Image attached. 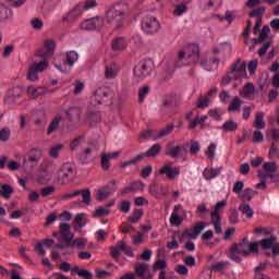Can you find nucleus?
I'll use <instances>...</instances> for the list:
<instances>
[{"label": "nucleus", "mask_w": 279, "mask_h": 279, "mask_svg": "<svg viewBox=\"0 0 279 279\" xmlns=\"http://www.w3.org/2000/svg\"><path fill=\"white\" fill-rule=\"evenodd\" d=\"M229 252L231 260L241 263L242 259L236 254H241L244 257L250 256V254H258V242H250L247 238H243L239 243H233Z\"/></svg>", "instance_id": "1"}, {"label": "nucleus", "mask_w": 279, "mask_h": 279, "mask_svg": "<svg viewBox=\"0 0 279 279\" xmlns=\"http://www.w3.org/2000/svg\"><path fill=\"white\" fill-rule=\"evenodd\" d=\"M125 19V10L121 4H116L111 7L106 13V22L111 27L116 29H121L123 27V21Z\"/></svg>", "instance_id": "2"}, {"label": "nucleus", "mask_w": 279, "mask_h": 279, "mask_svg": "<svg viewBox=\"0 0 279 279\" xmlns=\"http://www.w3.org/2000/svg\"><path fill=\"white\" fill-rule=\"evenodd\" d=\"M112 99H114V93L107 87H99L92 96L90 106H101V104H109L112 106Z\"/></svg>", "instance_id": "3"}, {"label": "nucleus", "mask_w": 279, "mask_h": 279, "mask_svg": "<svg viewBox=\"0 0 279 279\" xmlns=\"http://www.w3.org/2000/svg\"><path fill=\"white\" fill-rule=\"evenodd\" d=\"M75 178V168L70 162L63 163L58 171L57 180L59 184H68Z\"/></svg>", "instance_id": "4"}, {"label": "nucleus", "mask_w": 279, "mask_h": 279, "mask_svg": "<svg viewBox=\"0 0 279 279\" xmlns=\"http://www.w3.org/2000/svg\"><path fill=\"white\" fill-rule=\"evenodd\" d=\"M49 66V61L41 60L40 62H34L31 64L26 80L29 82H38V73H43Z\"/></svg>", "instance_id": "5"}, {"label": "nucleus", "mask_w": 279, "mask_h": 279, "mask_svg": "<svg viewBox=\"0 0 279 279\" xmlns=\"http://www.w3.org/2000/svg\"><path fill=\"white\" fill-rule=\"evenodd\" d=\"M151 71H154V62L151 59H144L134 68V75L143 78L151 75Z\"/></svg>", "instance_id": "6"}, {"label": "nucleus", "mask_w": 279, "mask_h": 279, "mask_svg": "<svg viewBox=\"0 0 279 279\" xmlns=\"http://www.w3.org/2000/svg\"><path fill=\"white\" fill-rule=\"evenodd\" d=\"M206 228V222L199 221L197 222L194 228L192 229H186L183 231L181 236L179 238V241L181 243H184V241H189V239L195 240L199 234H202V231Z\"/></svg>", "instance_id": "7"}, {"label": "nucleus", "mask_w": 279, "mask_h": 279, "mask_svg": "<svg viewBox=\"0 0 279 279\" xmlns=\"http://www.w3.org/2000/svg\"><path fill=\"white\" fill-rule=\"evenodd\" d=\"M192 58L193 62H197L199 60V46L196 44H191L186 47V51L181 50L178 54V60H184V58Z\"/></svg>", "instance_id": "8"}, {"label": "nucleus", "mask_w": 279, "mask_h": 279, "mask_svg": "<svg viewBox=\"0 0 279 279\" xmlns=\"http://www.w3.org/2000/svg\"><path fill=\"white\" fill-rule=\"evenodd\" d=\"M84 12V5L83 4H76L70 12H68L63 17L62 22L68 23V25H73L80 16H82Z\"/></svg>", "instance_id": "9"}, {"label": "nucleus", "mask_w": 279, "mask_h": 279, "mask_svg": "<svg viewBox=\"0 0 279 279\" xmlns=\"http://www.w3.org/2000/svg\"><path fill=\"white\" fill-rule=\"evenodd\" d=\"M142 29L146 34H157L160 29V23L156 17H144L142 21Z\"/></svg>", "instance_id": "10"}, {"label": "nucleus", "mask_w": 279, "mask_h": 279, "mask_svg": "<svg viewBox=\"0 0 279 279\" xmlns=\"http://www.w3.org/2000/svg\"><path fill=\"white\" fill-rule=\"evenodd\" d=\"M104 27V19L100 16L87 19L81 23V29H101Z\"/></svg>", "instance_id": "11"}, {"label": "nucleus", "mask_w": 279, "mask_h": 279, "mask_svg": "<svg viewBox=\"0 0 279 279\" xmlns=\"http://www.w3.org/2000/svg\"><path fill=\"white\" fill-rule=\"evenodd\" d=\"M38 162H40V155H31L27 159L24 158L22 167L26 173H32L38 167Z\"/></svg>", "instance_id": "12"}, {"label": "nucleus", "mask_w": 279, "mask_h": 279, "mask_svg": "<svg viewBox=\"0 0 279 279\" xmlns=\"http://www.w3.org/2000/svg\"><path fill=\"white\" fill-rule=\"evenodd\" d=\"M78 195H82L83 204L90 206V189L78 190L72 194H64L61 196V199H71V197H77Z\"/></svg>", "instance_id": "13"}, {"label": "nucleus", "mask_w": 279, "mask_h": 279, "mask_svg": "<svg viewBox=\"0 0 279 279\" xmlns=\"http://www.w3.org/2000/svg\"><path fill=\"white\" fill-rule=\"evenodd\" d=\"M182 151H186L185 145H177L173 146V144L169 143L166 145L165 154L166 156H169L170 158H178Z\"/></svg>", "instance_id": "14"}, {"label": "nucleus", "mask_w": 279, "mask_h": 279, "mask_svg": "<svg viewBox=\"0 0 279 279\" xmlns=\"http://www.w3.org/2000/svg\"><path fill=\"white\" fill-rule=\"evenodd\" d=\"M245 69H246V63L241 62V59H238L235 63L231 65L229 75H240L241 77H243L245 75Z\"/></svg>", "instance_id": "15"}, {"label": "nucleus", "mask_w": 279, "mask_h": 279, "mask_svg": "<svg viewBox=\"0 0 279 279\" xmlns=\"http://www.w3.org/2000/svg\"><path fill=\"white\" fill-rule=\"evenodd\" d=\"M60 236L65 243H71L73 239V233H71V225L66 222L60 223Z\"/></svg>", "instance_id": "16"}, {"label": "nucleus", "mask_w": 279, "mask_h": 279, "mask_svg": "<svg viewBox=\"0 0 279 279\" xmlns=\"http://www.w3.org/2000/svg\"><path fill=\"white\" fill-rule=\"evenodd\" d=\"M160 175H167L169 180H175L180 175V168L165 166L159 170Z\"/></svg>", "instance_id": "17"}, {"label": "nucleus", "mask_w": 279, "mask_h": 279, "mask_svg": "<svg viewBox=\"0 0 279 279\" xmlns=\"http://www.w3.org/2000/svg\"><path fill=\"white\" fill-rule=\"evenodd\" d=\"M180 210H182V205H175L170 216L171 226H182L184 219L180 216Z\"/></svg>", "instance_id": "18"}, {"label": "nucleus", "mask_w": 279, "mask_h": 279, "mask_svg": "<svg viewBox=\"0 0 279 279\" xmlns=\"http://www.w3.org/2000/svg\"><path fill=\"white\" fill-rule=\"evenodd\" d=\"M65 117L69 121H82V109L80 107H70L65 111Z\"/></svg>", "instance_id": "19"}, {"label": "nucleus", "mask_w": 279, "mask_h": 279, "mask_svg": "<svg viewBox=\"0 0 279 279\" xmlns=\"http://www.w3.org/2000/svg\"><path fill=\"white\" fill-rule=\"evenodd\" d=\"M112 51H125L128 49V40L125 37H117L111 41Z\"/></svg>", "instance_id": "20"}, {"label": "nucleus", "mask_w": 279, "mask_h": 279, "mask_svg": "<svg viewBox=\"0 0 279 279\" xmlns=\"http://www.w3.org/2000/svg\"><path fill=\"white\" fill-rule=\"evenodd\" d=\"M167 267V260L157 259L153 265V271H160L158 279H167V271L162 270Z\"/></svg>", "instance_id": "21"}, {"label": "nucleus", "mask_w": 279, "mask_h": 279, "mask_svg": "<svg viewBox=\"0 0 279 279\" xmlns=\"http://www.w3.org/2000/svg\"><path fill=\"white\" fill-rule=\"evenodd\" d=\"M26 93L31 99H37V97H43V95H46L47 89L44 87L36 88L34 86H29Z\"/></svg>", "instance_id": "22"}, {"label": "nucleus", "mask_w": 279, "mask_h": 279, "mask_svg": "<svg viewBox=\"0 0 279 279\" xmlns=\"http://www.w3.org/2000/svg\"><path fill=\"white\" fill-rule=\"evenodd\" d=\"M175 129L173 123L167 124L161 131H157L156 135H154V141H158L160 138H165V136H169Z\"/></svg>", "instance_id": "23"}, {"label": "nucleus", "mask_w": 279, "mask_h": 279, "mask_svg": "<svg viewBox=\"0 0 279 279\" xmlns=\"http://www.w3.org/2000/svg\"><path fill=\"white\" fill-rule=\"evenodd\" d=\"M277 241L278 238H276V235H271L269 239H262L257 244L262 250H272Z\"/></svg>", "instance_id": "24"}, {"label": "nucleus", "mask_w": 279, "mask_h": 279, "mask_svg": "<svg viewBox=\"0 0 279 279\" xmlns=\"http://www.w3.org/2000/svg\"><path fill=\"white\" fill-rule=\"evenodd\" d=\"M77 60H80V54H77L74 50H71L66 52L63 64H68V66H73V64H75Z\"/></svg>", "instance_id": "25"}, {"label": "nucleus", "mask_w": 279, "mask_h": 279, "mask_svg": "<svg viewBox=\"0 0 279 279\" xmlns=\"http://www.w3.org/2000/svg\"><path fill=\"white\" fill-rule=\"evenodd\" d=\"M14 194V187L10 184H2L0 187V197L4 199H11L12 195Z\"/></svg>", "instance_id": "26"}, {"label": "nucleus", "mask_w": 279, "mask_h": 279, "mask_svg": "<svg viewBox=\"0 0 279 279\" xmlns=\"http://www.w3.org/2000/svg\"><path fill=\"white\" fill-rule=\"evenodd\" d=\"M125 247V241L122 240L120 243L116 246L110 247L111 256L114 260L119 259V256H121V251H123Z\"/></svg>", "instance_id": "27"}, {"label": "nucleus", "mask_w": 279, "mask_h": 279, "mask_svg": "<svg viewBox=\"0 0 279 279\" xmlns=\"http://www.w3.org/2000/svg\"><path fill=\"white\" fill-rule=\"evenodd\" d=\"M87 243H88V240L84 238H76L74 240L72 238L71 241L66 243V245H70V247H78V250H84Z\"/></svg>", "instance_id": "28"}, {"label": "nucleus", "mask_w": 279, "mask_h": 279, "mask_svg": "<svg viewBox=\"0 0 279 279\" xmlns=\"http://www.w3.org/2000/svg\"><path fill=\"white\" fill-rule=\"evenodd\" d=\"M255 195H256V191H254L253 189L246 187L241 192L239 197L242 202H252Z\"/></svg>", "instance_id": "29"}, {"label": "nucleus", "mask_w": 279, "mask_h": 279, "mask_svg": "<svg viewBox=\"0 0 279 279\" xmlns=\"http://www.w3.org/2000/svg\"><path fill=\"white\" fill-rule=\"evenodd\" d=\"M220 130L222 132H236L239 130V124L234 120H228L225 122L221 126Z\"/></svg>", "instance_id": "30"}, {"label": "nucleus", "mask_w": 279, "mask_h": 279, "mask_svg": "<svg viewBox=\"0 0 279 279\" xmlns=\"http://www.w3.org/2000/svg\"><path fill=\"white\" fill-rule=\"evenodd\" d=\"M162 151V146L160 144H154L146 153H144V157L147 158H156L158 154Z\"/></svg>", "instance_id": "31"}, {"label": "nucleus", "mask_w": 279, "mask_h": 279, "mask_svg": "<svg viewBox=\"0 0 279 279\" xmlns=\"http://www.w3.org/2000/svg\"><path fill=\"white\" fill-rule=\"evenodd\" d=\"M75 274L81 278L93 279V274L90 271L86 269H80L77 266L72 267V276H75Z\"/></svg>", "instance_id": "32"}, {"label": "nucleus", "mask_w": 279, "mask_h": 279, "mask_svg": "<svg viewBox=\"0 0 279 279\" xmlns=\"http://www.w3.org/2000/svg\"><path fill=\"white\" fill-rule=\"evenodd\" d=\"M145 158V153H142L131 160L124 161L120 165L121 169H125L126 167H130L132 165H137V162H143V159Z\"/></svg>", "instance_id": "33"}, {"label": "nucleus", "mask_w": 279, "mask_h": 279, "mask_svg": "<svg viewBox=\"0 0 279 279\" xmlns=\"http://www.w3.org/2000/svg\"><path fill=\"white\" fill-rule=\"evenodd\" d=\"M62 149H64V144H57L49 149L48 155L50 158L58 159Z\"/></svg>", "instance_id": "34"}, {"label": "nucleus", "mask_w": 279, "mask_h": 279, "mask_svg": "<svg viewBox=\"0 0 279 279\" xmlns=\"http://www.w3.org/2000/svg\"><path fill=\"white\" fill-rule=\"evenodd\" d=\"M135 274L142 279H151L154 278L151 275L148 277H145V274H147V264L142 263L140 266L135 267Z\"/></svg>", "instance_id": "35"}, {"label": "nucleus", "mask_w": 279, "mask_h": 279, "mask_svg": "<svg viewBox=\"0 0 279 279\" xmlns=\"http://www.w3.org/2000/svg\"><path fill=\"white\" fill-rule=\"evenodd\" d=\"M60 121H62L61 116H57L52 119V121L50 122V124L48 126V131H47L48 135L53 134V132H56L58 130V126L60 125Z\"/></svg>", "instance_id": "36"}, {"label": "nucleus", "mask_w": 279, "mask_h": 279, "mask_svg": "<svg viewBox=\"0 0 279 279\" xmlns=\"http://www.w3.org/2000/svg\"><path fill=\"white\" fill-rule=\"evenodd\" d=\"M256 93V87L254 86V83H246L241 92V95L244 97H252Z\"/></svg>", "instance_id": "37"}, {"label": "nucleus", "mask_w": 279, "mask_h": 279, "mask_svg": "<svg viewBox=\"0 0 279 279\" xmlns=\"http://www.w3.org/2000/svg\"><path fill=\"white\" fill-rule=\"evenodd\" d=\"M100 190L107 193L110 197V195H113L117 192V180H111L109 184L102 186Z\"/></svg>", "instance_id": "38"}, {"label": "nucleus", "mask_w": 279, "mask_h": 279, "mask_svg": "<svg viewBox=\"0 0 279 279\" xmlns=\"http://www.w3.org/2000/svg\"><path fill=\"white\" fill-rule=\"evenodd\" d=\"M230 267V262H219L209 266L211 271H226Z\"/></svg>", "instance_id": "39"}, {"label": "nucleus", "mask_w": 279, "mask_h": 279, "mask_svg": "<svg viewBox=\"0 0 279 279\" xmlns=\"http://www.w3.org/2000/svg\"><path fill=\"white\" fill-rule=\"evenodd\" d=\"M239 210L242 215H245L246 219H252L254 217V209L248 204L240 205Z\"/></svg>", "instance_id": "40"}, {"label": "nucleus", "mask_w": 279, "mask_h": 279, "mask_svg": "<svg viewBox=\"0 0 279 279\" xmlns=\"http://www.w3.org/2000/svg\"><path fill=\"white\" fill-rule=\"evenodd\" d=\"M265 113L263 112H257L255 116V123H254V128H256L257 130H263V128H265Z\"/></svg>", "instance_id": "41"}, {"label": "nucleus", "mask_w": 279, "mask_h": 279, "mask_svg": "<svg viewBox=\"0 0 279 279\" xmlns=\"http://www.w3.org/2000/svg\"><path fill=\"white\" fill-rule=\"evenodd\" d=\"M143 218V209H135L131 216L128 217V221L131 223H138Z\"/></svg>", "instance_id": "42"}, {"label": "nucleus", "mask_w": 279, "mask_h": 279, "mask_svg": "<svg viewBox=\"0 0 279 279\" xmlns=\"http://www.w3.org/2000/svg\"><path fill=\"white\" fill-rule=\"evenodd\" d=\"M23 93H25V89L22 86H15L10 89L9 95L12 99H19L23 96Z\"/></svg>", "instance_id": "43"}, {"label": "nucleus", "mask_w": 279, "mask_h": 279, "mask_svg": "<svg viewBox=\"0 0 279 279\" xmlns=\"http://www.w3.org/2000/svg\"><path fill=\"white\" fill-rule=\"evenodd\" d=\"M241 110V98L240 97H234L231 104L228 107L229 112H239Z\"/></svg>", "instance_id": "44"}, {"label": "nucleus", "mask_w": 279, "mask_h": 279, "mask_svg": "<svg viewBox=\"0 0 279 279\" xmlns=\"http://www.w3.org/2000/svg\"><path fill=\"white\" fill-rule=\"evenodd\" d=\"M8 19H12V10L5 7H0V23L8 21Z\"/></svg>", "instance_id": "45"}, {"label": "nucleus", "mask_w": 279, "mask_h": 279, "mask_svg": "<svg viewBox=\"0 0 279 279\" xmlns=\"http://www.w3.org/2000/svg\"><path fill=\"white\" fill-rule=\"evenodd\" d=\"M87 121H89V123H99V121H101V113H99V111H88Z\"/></svg>", "instance_id": "46"}, {"label": "nucleus", "mask_w": 279, "mask_h": 279, "mask_svg": "<svg viewBox=\"0 0 279 279\" xmlns=\"http://www.w3.org/2000/svg\"><path fill=\"white\" fill-rule=\"evenodd\" d=\"M51 56H53V54L50 53L45 47L38 49L35 52L36 58H43V60H46L47 62H49V58H51Z\"/></svg>", "instance_id": "47"}, {"label": "nucleus", "mask_w": 279, "mask_h": 279, "mask_svg": "<svg viewBox=\"0 0 279 279\" xmlns=\"http://www.w3.org/2000/svg\"><path fill=\"white\" fill-rule=\"evenodd\" d=\"M232 80H241V75L230 74V72H228L227 76L222 77L220 84L221 86H228Z\"/></svg>", "instance_id": "48"}, {"label": "nucleus", "mask_w": 279, "mask_h": 279, "mask_svg": "<svg viewBox=\"0 0 279 279\" xmlns=\"http://www.w3.org/2000/svg\"><path fill=\"white\" fill-rule=\"evenodd\" d=\"M108 215H110V210L106 209V207H98L95 211H93L94 218L108 217Z\"/></svg>", "instance_id": "49"}, {"label": "nucleus", "mask_w": 279, "mask_h": 279, "mask_svg": "<svg viewBox=\"0 0 279 279\" xmlns=\"http://www.w3.org/2000/svg\"><path fill=\"white\" fill-rule=\"evenodd\" d=\"M263 169L269 173H276L278 171V165H276V162L266 161L263 165Z\"/></svg>", "instance_id": "50"}, {"label": "nucleus", "mask_w": 279, "mask_h": 279, "mask_svg": "<svg viewBox=\"0 0 279 279\" xmlns=\"http://www.w3.org/2000/svg\"><path fill=\"white\" fill-rule=\"evenodd\" d=\"M208 213H210V209L206 207V204H201L197 206L196 215L201 217V219H204Z\"/></svg>", "instance_id": "51"}, {"label": "nucleus", "mask_w": 279, "mask_h": 279, "mask_svg": "<svg viewBox=\"0 0 279 279\" xmlns=\"http://www.w3.org/2000/svg\"><path fill=\"white\" fill-rule=\"evenodd\" d=\"M93 153V149L85 148L80 155L78 160H81L82 165H86L88 162V156Z\"/></svg>", "instance_id": "52"}, {"label": "nucleus", "mask_w": 279, "mask_h": 279, "mask_svg": "<svg viewBox=\"0 0 279 279\" xmlns=\"http://www.w3.org/2000/svg\"><path fill=\"white\" fill-rule=\"evenodd\" d=\"M265 10H266L265 7H258L253 11H251L248 13V16H251V19H254V16H257L258 19H263V14H265Z\"/></svg>", "instance_id": "53"}, {"label": "nucleus", "mask_w": 279, "mask_h": 279, "mask_svg": "<svg viewBox=\"0 0 279 279\" xmlns=\"http://www.w3.org/2000/svg\"><path fill=\"white\" fill-rule=\"evenodd\" d=\"M118 208L121 213L128 214L130 213V208H132V203L130 201L120 202Z\"/></svg>", "instance_id": "54"}, {"label": "nucleus", "mask_w": 279, "mask_h": 279, "mask_svg": "<svg viewBox=\"0 0 279 279\" xmlns=\"http://www.w3.org/2000/svg\"><path fill=\"white\" fill-rule=\"evenodd\" d=\"M105 77L107 80H111L112 77H117V70L114 69V65H109L105 70Z\"/></svg>", "instance_id": "55"}, {"label": "nucleus", "mask_w": 279, "mask_h": 279, "mask_svg": "<svg viewBox=\"0 0 279 279\" xmlns=\"http://www.w3.org/2000/svg\"><path fill=\"white\" fill-rule=\"evenodd\" d=\"M100 165H101V169H104V171L110 170V159L106 156V153H104L101 155Z\"/></svg>", "instance_id": "56"}, {"label": "nucleus", "mask_w": 279, "mask_h": 279, "mask_svg": "<svg viewBox=\"0 0 279 279\" xmlns=\"http://www.w3.org/2000/svg\"><path fill=\"white\" fill-rule=\"evenodd\" d=\"M56 193V186L49 185L41 189L40 195L41 197H49V195H53Z\"/></svg>", "instance_id": "57"}, {"label": "nucleus", "mask_w": 279, "mask_h": 279, "mask_svg": "<svg viewBox=\"0 0 279 279\" xmlns=\"http://www.w3.org/2000/svg\"><path fill=\"white\" fill-rule=\"evenodd\" d=\"M82 141H84V136H78L76 138H74L71 143H70V149L71 151H75L80 145L82 144Z\"/></svg>", "instance_id": "58"}, {"label": "nucleus", "mask_w": 279, "mask_h": 279, "mask_svg": "<svg viewBox=\"0 0 279 279\" xmlns=\"http://www.w3.org/2000/svg\"><path fill=\"white\" fill-rule=\"evenodd\" d=\"M44 48L46 50H48L52 56H53V51H56V41L54 40H51V39H47L45 43H44Z\"/></svg>", "instance_id": "59"}, {"label": "nucleus", "mask_w": 279, "mask_h": 279, "mask_svg": "<svg viewBox=\"0 0 279 279\" xmlns=\"http://www.w3.org/2000/svg\"><path fill=\"white\" fill-rule=\"evenodd\" d=\"M10 129L9 128H4L0 131V141L2 143H8V141H10Z\"/></svg>", "instance_id": "60"}, {"label": "nucleus", "mask_w": 279, "mask_h": 279, "mask_svg": "<svg viewBox=\"0 0 279 279\" xmlns=\"http://www.w3.org/2000/svg\"><path fill=\"white\" fill-rule=\"evenodd\" d=\"M217 149V145L215 144H210L207 148V150L205 151V155L207 156V158H209V160H215V151Z\"/></svg>", "instance_id": "61"}, {"label": "nucleus", "mask_w": 279, "mask_h": 279, "mask_svg": "<svg viewBox=\"0 0 279 279\" xmlns=\"http://www.w3.org/2000/svg\"><path fill=\"white\" fill-rule=\"evenodd\" d=\"M186 10H189L186 4L181 3V4L177 5L175 10L173 11V14H174V16H182V14H184V12H186Z\"/></svg>", "instance_id": "62"}, {"label": "nucleus", "mask_w": 279, "mask_h": 279, "mask_svg": "<svg viewBox=\"0 0 279 279\" xmlns=\"http://www.w3.org/2000/svg\"><path fill=\"white\" fill-rule=\"evenodd\" d=\"M157 131H153V130H148V131H143L142 133H140V138H153L154 141V136H156Z\"/></svg>", "instance_id": "63"}, {"label": "nucleus", "mask_w": 279, "mask_h": 279, "mask_svg": "<svg viewBox=\"0 0 279 279\" xmlns=\"http://www.w3.org/2000/svg\"><path fill=\"white\" fill-rule=\"evenodd\" d=\"M229 221H231L232 223H239V211H236V209L230 210Z\"/></svg>", "instance_id": "64"}]
</instances>
